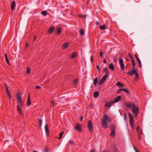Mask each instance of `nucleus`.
<instances>
[{"label": "nucleus", "instance_id": "2", "mask_svg": "<svg viewBox=\"0 0 152 152\" xmlns=\"http://www.w3.org/2000/svg\"><path fill=\"white\" fill-rule=\"evenodd\" d=\"M17 99L18 104L17 106V110L20 114L22 116L23 115V114L21 108L24 104L20 94L18 93H17Z\"/></svg>", "mask_w": 152, "mask_h": 152}, {"label": "nucleus", "instance_id": "29", "mask_svg": "<svg viewBox=\"0 0 152 152\" xmlns=\"http://www.w3.org/2000/svg\"><path fill=\"white\" fill-rule=\"evenodd\" d=\"M26 69V73L28 74H30L31 71L30 68L28 67H27Z\"/></svg>", "mask_w": 152, "mask_h": 152}, {"label": "nucleus", "instance_id": "1", "mask_svg": "<svg viewBox=\"0 0 152 152\" xmlns=\"http://www.w3.org/2000/svg\"><path fill=\"white\" fill-rule=\"evenodd\" d=\"M125 104L128 109L132 110L135 117L137 115L139 112V107L136 106L134 103L129 102H125Z\"/></svg>", "mask_w": 152, "mask_h": 152}, {"label": "nucleus", "instance_id": "20", "mask_svg": "<svg viewBox=\"0 0 152 152\" xmlns=\"http://www.w3.org/2000/svg\"><path fill=\"white\" fill-rule=\"evenodd\" d=\"M6 91H7V92L8 94V96H9V97L10 99H11V96L9 92V91H8L7 88V87H6Z\"/></svg>", "mask_w": 152, "mask_h": 152}, {"label": "nucleus", "instance_id": "41", "mask_svg": "<svg viewBox=\"0 0 152 152\" xmlns=\"http://www.w3.org/2000/svg\"><path fill=\"white\" fill-rule=\"evenodd\" d=\"M139 78V76L137 74V76H136V77L135 78V80H138Z\"/></svg>", "mask_w": 152, "mask_h": 152}, {"label": "nucleus", "instance_id": "19", "mask_svg": "<svg viewBox=\"0 0 152 152\" xmlns=\"http://www.w3.org/2000/svg\"><path fill=\"white\" fill-rule=\"evenodd\" d=\"M76 52L73 53L71 55V58L72 59L74 58L76 56Z\"/></svg>", "mask_w": 152, "mask_h": 152}, {"label": "nucleus", "instance_id": "57", "mask_svg": "<svg viewBox=\"0 0 152 152\" xmlns=\"http://www.w3.org/2000/svg\"><path fill=\"white\" fill-rule=\"evenodd\" d=\"M134 149H135V151H136V152H139L138 151H137V150H136V148H134Z\"/></svg>", "mask_w": 152, "mask_h": 152}, {"label": "nucleus", "instance_id": "16", "mask_svg": "<svg viewBox=\"0 0 152 152\" xmlns=\"http://www.w3.org/2000/svg\"><path fill=\"white\" fill-rule=\"evenodd\" d=\"M68 46V44L67 42L65 43L62 46V48L64 49H65Z\"/></svg>", "mask_w": 152, "mask_h": 152}, {"label": "nucleus", "instance_id": "58", "mask_svg": "<svg viewBox=\"0 0 152 152\" xmlns=\"http://www.w3.org/2000/svg\"><path fill=\"white\" fill-rule=\"evenodd\" d=\"M134 149H135V151H136V152H139L138 151H137V150H136V148H134Z\"/></svg>", "mask_w": 152, "mask_h": 152}, {"label": "nucleus", "instance_id": "46", "mask_svg": "<svg viewBox=\"0 0 152 152\" xmlns=\"http://www.w3.org/2000/svg\"><path fill=\"white\" fill-rule=\"evenodd\" d=\"M96 24L97 25H99L100 24L99 23L98 21L96 22Z\"/></svg>", "mask_w": 152, "mask_h": 152}, {"label": "nucleus", "instance_id": "3", "mask_svg": "<svg viewBox=\"0 0 152 152\" xmlns=\"http://www.w3.org/2000/svg\"><path fill=\"white\" fill-rule=\"evenodd\" d=\"M102 122V127L105 128H108V126L107 125V122L110 123L111 122V118L108 115L104 114L103 116Z\"/></svg>", "mask_w": 152, "mask_h": 152}, {"label": "nucleus", "instance_id": "54", "mask_svg": "<svg viewBox=\"0 0 152 152\" xmlns=\"http://www.w3.org/2000/svg\"><path fill=\"white\" fill-rule=\"evenodd\" d=\"M135 57H136V59H137V58H138V56H137V55L135 54Z\"/></svg>", "mask_w": 152, "mask_h": 152}, {"label": "nucleus", "instance_id": "18", "mask_svg": "<svg viewBox=\"0 0 152 152\" xmlns=\"http://www.w3.org/2000/svg\"><path fill=\"white\" fill-rule=\"evenodd\" d=\"M99 28L101 30H104L106 29L105 25H104L100 26L99 27Z\"/></svg>", "mask_w": 152, "mask_h": 152}, {"label": "nucleus", "instance_id": "14", "mask_svg": "<svg viewBox=\"0 0 152 152\" xmlns=\"http://www.w3.org/2000/svg\"><path fill=\"white\" fill-rule=\"evenodd\" d=\"M131 72L133 74L135 75L136 76H137V72L136 70H135V67L133 68V69Z\"/></svg>", "mask_w": 152, "mask_h": 152}, {"label": "nucleus", "instance_id": "35", "mask_svg": "<svg viewBox=\"0 0 152 152\" xmlns=\"http://www.w3.org/2000/svg\"><path fill=\"white\" fill-rule=\"evenodd\" d=\"M127 74L128 75H130V76H132L133 75L132 73V72L131 71L128 72H127Z\"/></svg>", "mask_w": 152, "mask_h": 152}, {"label": "nucleus", "instance_id": "44", "mask_svg": "<svg viewBox=\"0 0 152 152\" xmlns=\"http://www.w3.org/2000/svg\"><path fill=\"white\" fill-rule=\"evenodd\" d=\"M121 91H122L121 88L118 89L117 91V93H120V92Z\"/></svg>", "mask_w": 152, "mask_h": 152}, {"label": "nucleus", "instance_id": "17", "mask_svg": "<svg viewBox=\"0 0 152 152\" xmlns=\"http://www.w3.org/2000/svg\"><path fill=\"white\" fill-rule=\"evenodd\" d=\"M109 68L112 70H113L114 69V66L112 63H110L109 65Z\"/></svg>", "mask_w": 152, "mask_h": 152}, {"label": "nucleus", "instance_id": "6", "mask_svg": "<svg viewBox=\"0 0 152 152\" xmlns=\"http://www.w3.org/2000/svg\"><path fill=\"white\" fill-rule=\"evenodd\" d=\"M81 126L80 124L77 123L75 125V129L77 131L81 132L82 131Z\"/></svg>", "mask_w": 152, "mask_h": 152}, {"label": "nucleus", "instance_id": "48", "mask_svg": "<svg viewBox=\"0 0 152 152\" xmlns=\"http://www.w3.org/2000/svg\"><path fill=\"white\" fill-rule=\"evenodd\" d=\"M52 103L53 106V107L55 104V103L54 102H53V101H52Z\"/></svg>", "mask_w": 152, "mask_h": 152}, {"label": "nucleus", "instance_id": "7", "mask_svg": "<svg viewBox=\"0 0 152 152\" xmlns=\"http://www.w3.org/2000/svg\"><path fill=\"white\" fill-rule=\"evenodd\" d=\"M119 64L121 70L123 71L124 69V64L122 59H120L119 60Z\"/></svg>", "mask_w": 152, "mask_h": 152}, {"label": "nucleus", "instance_id": "40", "mask_svg": "<svg viewBox=\"0 0 152 152\" xmlns=\"http://www.w3.org/2000/svg\"><path fill=\"white\" fill-rule=\"evenodd\" d=\"M116 85L119 86L121 85V83L120 82H117L116 83Z\"/></svg>", "mask_w": 152, "mask_h": 152}, {"label": "nucleus", "instance_id": "49", "mask_svg": "<svg viewBox=\"0 0 152 152\" xmlns=\"http://www.w3.org/2000/svg\"><path fill=\"white\" fill-rule=\"evenodd\" d=\"M119 86H120L121 87H124V85L121 84V85Z\"/></svg>", "mask_w": 152, "mask_h": 152}, {"label": "nucleus", "instance_id": "27", "mask_svg": "<svg viewBox=\"0 0 152 152\" xmlns=\"http://www.w3.org/2000/svg\"><path fill=\"white\" fill-rule=\"evenodd\" d=\"M64 134V132H62L59 134V140H60L61 138L62 137V135Z\"/></svg>", "mask_w": 152, "mask_h": 152}, {"label": "nucleus", "instance_id": "42", "mask_svg": "<svg viewBox=\"0 0 152 152\" xmlns=\"http://www.w3.org/2000/svg\"><path fill=\"white\" fill-rule=\"evenodd\" d=\"M96 68L99 71L100 70V68L99 65H97L96 66Z\"/></svg>", "mask_w": 152, "mask_h": 152}, {"label": "nucleus", "instance_id": "22", "mask_svg": "<svg viewBox=\"0 0 152 152\" xmlns=\"http://www.w3.org/2000/svg\"><path fill=\"white\" fill-rule=\"evenodd\" d=\"M61 28L60 27H58L57 30V34L58 35L61 32Z\"/></svg>", "mask_w": 152, "mask_h": 152}, {"label": "nucleus", "instance_id": "23", "mask_svg": "<svg viewBox=\"0 0 152 152\" xmlns=\"http://www.w3.org/2000/svg\"><path fill=\"white\" fill-rule=\"evenodd\" d=\"M136 59L139 63V67L141 68V61L139 58H137V59Z\"/></svg>", "mask_w": 152, "mask_h": 152}, {"label": "nucleus", "instance_id": "59", "mask_svg": "<svg viewBox=\"0 0 152 152\" xmlns=\"http://www.w3.org/2000/svg\"><path fill=\"white\" fill-rule=\"evenodd\" d=\"M90 152H94V150H92L90 151Z\"/></svg>", "mask_w": 152, "mask_h": 152}, {"label": "nucleus", "instance_id": "9", "mask_svg": "<svg viewBox=\"0 0 152 152\" xmlns=\"http://www.w3.org/2000/svg\"><path fill=\"white\" fill-rule=\"evenodd\" d=\"M121 96H118L116 98L114 99V102L115 103L118 102L121 99Z\"/></svg>", "mask_w": 152, "mask_h": 152}, {"label": "nucleus", "instance_id": "60", "mask_svg": "<svg viewBox=\"0 0 152 152\" xmlns=\"http://www.w3.org/2000/svg\"><path fill=\"white\" fill-rule=\"evenodd\" d=\"M91 59L92 61H93L92 57L91 56Z\"/></svg>", "mask_w": 152, "mask_h": 152}, {"label": "nucleus", "instance_id": "24", "mask_svg": "<svg viewBox=\"0 0 152 152\" xmlns=\"http://www.w3.org/2000/svg\"><path fill=\"white\" fill-rule=\"evenodd\" d=\"M79 33L80 35H83L84 34V32L83 30L82 29H80L79 31Z\"/></svg>", "mask_w": 152, "mask_h": 152}, {"label": "nucleus", "instance_id": "34", "mask_svg": "<svg viewBox=\"0 0 152 152\" xmlns=\"http://www.w3.org/2000/svg\"><path fill=\"white\" fill-rule=\"evenodd\" d=\"M77 81H78V80L77 79H75L73 81V84H76L77 82Z\"/></svg>", "mask_w": 152, "mask_h": 152}, {"label": "nucleus", "instance_id": "15", "mask_svg": "<svg viewBox=\"0 0 152 152\" xmlns=\"http://www.w3.org/2000/svg\"><path fill=\"white\" fill-rule=\"evenodd\" d=\"M4 56L5 57V60L7 63L9 65H10V62L7 58V55L6 54H4Z\"/></svg>", "mask_w": 152, "mask_h": 152}, {"label": "nucleus", "instance_id": "32", "mask_svg": "<svg viewBox=\"0 0 152 152\" xmlns=\"http://www.w3.org/2000/svg\"><path fill=\"white\" fill-rule=\"evenodd\" d=\"M123 118L125 121H126L127 120L126 114V113H124L123 115Z\"/></svg>", "mask_w": 152, "mask_h": 152}, {"label": "nucleus", "instance_id": "5", "mask_svg": "<svg viewBox=\"0 0 152 152\" xmlns=\"http://www.w3.org/2000/svg\"><path fill=\"white\" fill-rule=\"evenodd\" d=\"M88 130L90 132H92L93 130V124L91 122L89 121H88Z\"/></svg>", "mask_w": 152, "mask_h": 152}, {"label": "nucleus", "instance_id": "62", "mask_svg": "<svg viewBox=\"0 0 152 152\" xmlns=\"http://www.w3.org/2000/svg\"><path fill=\"white\" fill-rule=\"evenodd\" d=\"M102 152H107L106 151H102Z\"/></svg>", "mask_w": 152, "mask_h": 152}, {"label": "nucleus", "instance_id": "12", "mask_svg": "<svg viewBox=\"0 0 152 152\" xmlns=\"http://www.w3.org/2000/svg\"><path fill=\"white\" fill-rule=\"evenodd\" d=\"M45 129L46 131V134H49V130L48 128V125L46 124L45 127Z\"/></svg>", "mask_w": 152, "mask_h": 152}, {"label": "nucleus", "instance_id": "61", "mask_svg": "<svg viewBox=\"0 0 152 152\" xmlns=\"http://www.w3.org/2000/svg\"><path fill=\"white\" fill-rule=\"evenodd\" d=\"M139 139L140 140V137L139 136Z\"/></svg>", "mask_w": 152, "mask_h": 152}, {"label": "nucleus", "instance_id": "30", "mask_svg": "<svg viewBox=\"0 0 152 152\" xmlns=\"http://www.w3.org/2000/svg\"><path fill=\"white\" fill-rule=\"evenodd\" d=\"M39 126L41 127L42 125V120L41 119H39Z\"/></svg>", "mask_w": 152, "mask_h": 152}, {"label": "nucleus", "instance_id": "53", "mask_svg": "<svg viewBox=\"0 0 152 152\" xmlns=\"http://www.w3.org/2000/svg\"><path fill=\"white\" fill-rule=\"evenodd\" d=\"M37 37L35 36H34V40H35L37 39Z\"/></svg>", "mask_w": 152, "mask_h": 152}, {"label": "nucleus", "instance_id": "11", "mask_svg": "<svg viewBox=\"0 0 152 152\" xmlns=\"http://www.w3.org/2000/svg\"><path fill=\"white\" fill-rule=\"evenodd\" d=\"M15 6V2L13 1L12 2L11 5V8L12 10H13Z\"/></svg>", "mask_w": 152, "mask_h": 152}, {"label": "nucleus", "instance_id": "26", "mask_svg": "<svg viewBox=\"0 0 152 152\" xmlns=\"http://www.w3.org/2000/svg\"><path fill=\"white\" fill-rule=\"evenodd\" d=\"M98 79L97 77L95 78L94 81V86H96L97 82Z\"/></svg>", "mask_w": 152, "mask_h": 152}, {"label": "nucleus", "instance_id": "51", "mask_svg": "<svg viewBox=\"0 0 152 152\" xmlns=\"http://www.w3.org/2000/svg\"><path fill=\"white\" fill-rule=\"evenodd\" d=\"M83 118V117L82 116H81L80 118V121H81L82 120Z\"/></svg>", "mask_w": 152, "mask_h": 152}, {"label": "nucleus", "instance_id": "52", "mask_svg": "<svg viewBox=\"0 0 152 152\" xmlns=\"http://www.w3.org/2000/svg\"><path fill=\"white\" fill-rule=\"evenodd\" d=\"M44 152H48L47 149H46L44 151Z\"/></svg>", "mask_w": 152, "mask_h": 152}, {"label": "nucleus", "instance_id": "50", "mask_svg": "<svg viewBox=\"0 0 152 152\" xmlns=\"http://www.w3.org/2000/svg\"><path fill=\"white\" fill-rule=\"evenodd\" d=\"M103 62L104 63H106V61L104 59L103 60Z\"/></svg>", "mask_w": 152, "mask_h": 152}, {"label": "nucleus", "instance_id": "31", "mask_svg": "<svg viewBox=\"0 0 152 152\" xmlns=\"http://www.w3.org/2000/svg\"><path fill=\"white\" fill-rule=\"evenodd\" d=\"M132 65L133 66V68L135 66L136 64L135 62V61L134 60L132 61Z\"/></svg>", "mask_w": 152, "mask_h": 152}, {"label": "nucleus", "instance_id": "38", "mask_svg": "<svg viewBox=\"0 0 152 152\" xmlns=\"http://www.w3.org/2000/svg\"><path fill=\"white\" fill-rule=\"evenodd\" d=\"M69 143L70 145H74V141L72 140H70L69 141Z\"/></svg>", "mask_w": 152, "mask_h": 152}, {"label": "nucleus", "instance_id": "28", "mask_svg": "<svg viewBox=\"0 0 152 152\" xmlns=\"http://www.w3.org/2000/svg\"><path fill=\"white\" fill-rule=\"evenodd\" d=\"M122 91H124L127 94H129V92L128 90L126 88H121Z\"/></svg>", "mask_w": 152, "mask_h": 152}, {"label": "nucleus", "instance_id": "36", "mask_svg": "<svg viewBox=\"0 0 152 152\" xmlns=\"http://www.w3.org/2000/svg\"><path fill=\"white\" fill-rule=\"evenodd\" d=\"M31 104V102L30 100H27V105L28 106H29Z\"/></svg>", "mask_w": 152, "mask_h": 152}, {"label": "nucleus", "instance_id": "21", "mask_svg": "<svg viewBox=\"0 0 152 152\" xmlns=\"http://www.w3.org/2000/svg\"><path fill=\"white\" fill-rule=\"evenodd\" d=\"M99 95V93L98 91H95L94 94V97H97Z\"/></svg>", "mask_w": 152, "mask_h": 152}, {"label": "nucleus", "instance_id": "8", "mask_svg": "<svg viewBox=\"0 0 152 152\" xmlns=\"http://www.w3.org/2000/svg\"><path fill=\"white\" fill-rule=\"evenodd\" d=\"M128 114L129 118V122H133L134 118L132 115L129 112L128 113Z\"/></svg>", "mask_w": 152, "mask_h": 152}, {"label": "nucleus", "instance_id": "13", "mask_svg": "<svg viewBox=\"0 0 152 152\" xmlns=\"http://www.w3.org/2000/svg\"><path fill=\"white\" fill-rule=\"evenodd\" d=\"M55 28L54 27H51L48 30V33L50 34H52V32L54 31Z\"/></svg>", "mask_w": 152, "mask_h": 152}, {"label": "nucleus", "instance_id": "39", "mask_svg": "<svg viewBox=\"0 0 152 152\" xmlns=\"http://www.w3.org/2000/svg\"><path fill=\"white\" fill-rule=\"evenodd\" d=\"M99 55H100V57H103V53L102 52H100V53H99Z\"/></svg>", "mask_w": 152, "mask_h": 152}, {"label": "nucleus", "instance_id": "10", "mask_svg": "<svg viewBox=\"0 0 152 152\" xmlns=\"http://www.w3.org/2000/svg\"><path fill=\"white\" fill-rule=\"evenodd\" d=\"M113 101H111L110 102L107 103H106L105 107H107L110 108L113 103Z\"/></svg>", "mask_w": 152, "mask_h": 152}, {"label": "nucleus", "instance_id": "4", "mask_svg": "<svg viewBox=\"0 0 152 152\" xmlns=\"http://www.w3.org/2000/svg\"><path fill=\"white\" fill-rule=\"evenodd\" d=\"M103 73H104L105 75L99 81V85L100 86L102 85L103 83L107 79V78L108 77L109 75V72L108 70L106 68L104 69Z\"/></svg>", "mask_w": 152, "mask_h": 152}, {"label": "nucleus", "instance_id": "25", "mask_svg": "<svg viewBox=\"0 0 152 152\" xmlns=\"http://www.w3.org/2000/svg\"><path fill=\"white\" fill-rule=\"evenodd\" d=\"M41 14L44 16H46L47 15V12L46 11H42L41 12Z\"/></svg>", "mask_w": 152, "mask_h": 152}, {"label": "nucleus", "instance_id": "47", "mask_svg": "<svg viewBox=\"0 0 152 152\" xmlns=\"http://www.w3.org/2000/svg\"><path fill=\"white\" fill-rule=\"evenodd\" d=\"M35 88L36 89L39 88H40V87L39 86H37L35 87Z\"/></svg>", "mask_w": 152, "mask_h": 152}, {"label": "nucleus", "instance_id": "56", "mask_svg": "<svg viewBox=\"0 0 152 152\" xmlns=\"http://www.w3.org/2000/svg\"><path fill=\"white\" fill-rule=\"evenodd\" d=\"M137 131H138L139 130V127H137Z\"/></svg>", "mask_w": 152, "mask_h": 152}, {"label": "nucleus", "instance_id": "55", "mask_svg": "<svg viewBox=\"0 0 152 152\" xmlns=\"http://www.w3.org/2000/svg\"><path fill=\"white\" fill-rule=\"evenodd\" d=\"M28 45V44L27 43L26 44V45H25V46L27 47Z\"/></svg>", "mask_w": 152, "mask_h": 152}, {"label": "nucleus", "instance_id": "33", "mask_svg": "<svg viewBox=\"0 0 152 152\" xmlns=\"http://www.w3.org/2000/svg\"><path fill=\"white\" fill-rule=\"evenodd\" d=\"M129 123L130 126L132 128H133L134 127L133 125V122H129Z\"/></svg>", "mask_w": 152, "mask_h": 152}, {"label": "nucleus", "instance_id": "37", "mask_svg": "<svg viewBox=\"0 0 152 152\" xmlns=\"http://www.w3.org/2000/svg\"><path fill=\"white\" fill-rule=\"evenodd\" d=\"M115 131L114 130H113L112 132H111L110 135L111 136H113L115 134Z\"/></svg>", "mask_w": 152, "mask_h": 152}, {"label": "nucleus", "instance_id": "43", "mask_svg": "<svg viewBox=\"0 0 152 152\" xmlns=\"http://www.w3.org/2000/svg\"><path fill=\"white\" fill-rule=\"evenodd\" d=\"M129 56L130 58L132 60V61L134 59L132 56L129 54Z\"/></svg>", "mask_w": 152, "mask_h": 152}, {"label": "nucleus", "instance_id": "45", "mask_svg": "<svg viewBox=\"0 0 152 152\" xmlns=\"http://www.w3.org/2000/svg\"><path fill=\"white\" fill-rule=\"evenodd\" d=\"M30 100V95H28V97L27 100Z\"/></svg>", "mask_w": 152, "mask_h": 152}]
</instances>
